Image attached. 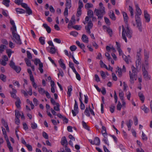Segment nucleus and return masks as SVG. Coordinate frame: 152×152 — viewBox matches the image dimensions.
Instances as JSON below:
<instances>
[{"mask_svg":"<svg viewBox=\"0 0 152 152\" xmlns=\"http://www.w3.org/2000/svg\"><path fill=\"white\" fill-rule=\"evenodd\" d=\"M122 14L124 22L126 24L127 26L125 28L123 26H122V37L125 42H127V41L126 36V35L128 38H131L132 36V31L129 29L128 26L129 18L127 14L124 12H122Z\"/></svg>","mask_w":152,"mask_h":152,"instance_id":"nucleus-1","label":"nucleus"},{"mask_svg":"<svg viewBox=\"0 0 152 152\" xmlns=\"http://www.w3.org/2000/svg\"><path fill=\"white\" fill-rule=\"evenodd\" d=\"M99 9H95L94 13H96L98 19L101 20L102 18L104 15L105 14V8L103 7L102 2L99 4Z\"/></svg>","mask_w":152,"mask_h":152,"instance_id":"nucleus-2","label":"nucleus"},{"mask_svg":"<svg viewBox=\"0 0 152 152\" xmlns=\"http://www.w3.org/2000/svg\"><path fill=\"white\" fill-rule=\"evenodd\" d=\"M131 68L132 72L130 71L129 72L130 81L131 83H134V79L136 80L137 78V72L136 71L137 69L134 66H132Z\"/></svg>","mask_w":152,"mask_h":152,"instance_id":"nucleus-3","label":"nucleus"},{"mask_svg":"<svg viewBox=\"0 0 152 152\" xmlns=\"http://www.w3.org/2000/svg\"><path fill=\"white\" fill-rule=\"evenodd\" d=\"M93 26V24L91 21H89L88 23V25L87 26H86L85 27V29L87 33L90 34L91 38L93 39H95L94 36V34H91V31L90 29H91Z\"/></svg>","mask_w":152,"mask_h":152,"instance_id":"nucleus-4","label":"nucleus"},{"mask_svg":"<svg viewBox=\"0 0 152 152\" xmlns=\"http://www.w3.org/2000/svg\"><path fill=\"white\" fill-rule=\"evenodd\" d=\"M135 18L137 26L138 28L139 31L141 32L142 31V23L140 16H139L137 15H135Z\"/></svg>","mask_w":152,"mask_h":152,"instance_id":"nucleus-5","label":"nucleus"},{"mask_svg":"<svg viewBox=\"0 0 152 152\" xmlns=\"http://www.w3.org/2000/svg\"><path fill=\"white\" fill-rule=\"evenodd\" d=\"M48 51L51 54L56 53L57 51V49L56 48L55 46L48 47L47 48Z\"/></svg>","mask_w":152,"mask_h":152,"instance_id":"nucleus-6","label":"nucleus"},{"mask_svg":"<svg viewBox=\"0 0 152 152\" xmlns=\"http://www.w3.org/2000/svg\"><path fill=\"white\" fill-rule=\"evenodd\" d=\"M13 37L15 38L16 40L15 41L19 45H21L22 44L21 40L20 38V36L16 34V33H15L12 34Z\"/></svg>","mask_w":152,"mask_h":152,"instance_id":"nucleus-7","label":"nucleus"},{"mask_svg":"<svg viewBox=\"0 0 152 152\" xmlns=\"http://www.w3.org/2000/svg\"><path fill=\"white\" fill-rule=\"evenodd\" d=\"M13 37L15 38L16 40L15 41L19 45H21L22 44L21 40L20 38V36L16 34V33H15L12 34Z\"/></svg>","mask_w":152,"mask_h":152,"instance_id":"nucleus-8","label":"nucleus"},{"mask_svg":"<svg viewBox=\"0 0 152 152\" xmlns=\"http://www.w3.org/2000/svg\"><path fill=\"white\" fill-rule=\"evenodd\" d=\"M13 98H15L16 99V101L15 102V104L16 107L19 109H20L21 108L20 104H21V101L20 98L18 97H15V96H12Z\"/></svg>","mask_w":152,"mask_h":152,"instance_id":"nucleus-9","label":"nucleus"},{"mask_svg":"<svg viewBox=\"0 0 152 152\" xmlns=\"http://www.w3.org/2000/svg\"><path fill=\"white\" fill-rule=\"evenodd\" d=\"M144 15L145 21L148 23L149 22L150 20V17L146 10H144Z\"/></svg>","mask_w":152,"mask_h":152,"instance_id":"nucleus-10","label":"nucleus"},{"mask_svg":"<svg viewBox=\"0 0 152 152\" xmlns=\"http://www.w3.org/2000/svg\"><path fill=\"white\" fill-rule=\"evenodd\" d=\"M38 91L40 94H45V95H50L49 93L47 91H45L44 88L41 87H39L38 88Z\"/></svg>","mask_w":152,"mask_h":152,"instance_id":"nucleus-11","label":"nucleus"},{"mask_svg":"<svg viewBox=\"0 0 152 152\" xmlns=\"http://www.w3.org/2000/svg\"><path fill=\"white\" fill-rule=\"evenodd\" d=\"M25 61L27 66H30L32 70L34 71L35 70L34 66V65H31V61L27 58L25 59Z\"/></svg>","mask_w":152,"mask_h":152,"instance_id":"nucleus-12","label":"nucleus"},{"mask_svg":"<svg viewBox=\"0 0 152 152\" xmlns=\"http://www.w3.org/2000/svg\"><path fill=\"white\" fill-rule=\"evenodd\" d=\"M144 56L145 61L148 62L149 57V52L146 50L144 51Z\"/></svg>","mask_w":152,"mask_h":152,"instance_id":"nucleus-13","label":"nucleus"},{"mask_svg":"<svg viewBox=\"0 0 152 152\" xmlns=\"http://www.w3.org/2000/svg\"><path fill=\"white\" fill-rule=\"evenodd\" d=\"M135 7L137 12L135 15L140 16L141 15L142 12L141 10L140 9L137 4H135Z\"/></svg>","mask_w":152,"mask_h":152,"instance_id":"nucleus-14","label":"nucleus"},{"mask_svg":"<svg viewBox=\"0 0 152 152\" xmlns=\"http://www.w3.org/2000/svg\"><path fill=\"white\" fill-rule=\"evenodd\" d=\"M143 69V70H142V75L144 78L146 80L149 79L150 77L148 75V71L146 70H144V69Z\"/></svg>","mask_w":152,"mask_h":152,"instance_id":"nucleus-15","label":"nucleus"},{"mask_svg":"<svg viewBox=\"0 0 152 152\" xmlns=\"http://www.w3.org/2000/svg\"><path fill=\"white\" fill-rule=\"evenodd\" d=\"M133 122L132 120L129 119L128 121H127L126 122V124L127 125L128 130L129 131L131 128V126Z\"/></svg>","mask_w":152,"mask_h":152,"instance_id":"nucleus-16","label":"nucleus"},{"mask_svg":"<svg viewBox=\"0 0 152 152\" xmlns=\"http://www.w3.org/2000/svg\"><path fill=\"white\" fill-rule=\"evenodd\" d=\"M149 68V63L148 62V61H145V64L142 65V70H143L144 69V70H147Z\"/></svg>","mask_w":152,"mask_h":152,"instance_id":"nucleus-17","label":"nucleus"},{"mask_svg":"<svg viewBox=\"0 0 152 152\" xmlns=\"http://www.w3.org/2000/svg\"><path fill=\"white\" fill-rule=\"evenodd\" d=\"M61 142L63 145L64 146V145H68V142L65 137H63L62 138Z\"/></svg>","mask_w":152,"mask_h":152,"instance_id":"nucleus-18","label":"nucleus"},{"mask_svg":"<svg viewBox=\"0 0 152 152\" xmlns=\"http://www.w3.org/2000/svg\"><path fill=\"white\" fill-rule=\"evenodd\" d=\"M82 40L84 42L88 43V37L85 34H83L82 37Z\"/></svg>","mask_w":152,"mask_h":152,"instance_id":"nucleus-19","label":"nucleus"},{"mask_svg":"<svg viewBox=\"0 0 152 152\" xmlns=\"http://www.w3.org/2000/svg\"><path fill=\"white\" fill-rule=\"evenodd\" d=\"M104 138L102 140L104 142V143L109 145V143L108 142V140L107 138V134H105V133H103L102 134Z\"/></svg>","mask_w":152,"mask_h":152,"instance_id":"nucleus-20","label":"nucleus"},{"mask_svg":"<svg viewBox=\"0 0 152 152\" xmlns=\"http://www.w3.org/2000/svg\"><path fill=\"white\" fill-rule=\"evenodd\" d=\"M94 144L96 145H99L100 144V140L97 137L94 138Z\"/></svg>","mask_w":152,"mask_h":152,"instance_id":"nucleus-21","label":"nucleus"},{"mask_svg":"<svg viewBox=\"0 0 152 152\" xmlns=\"http://www.w3.org/2000/svg\"><path fill=\"white\" fill-rule=\"evenodd\" d=\"M66 8L70 9L71 7V0H66Z\"/></svg>","mask_w":152,"mask_h":152,"instance_id":"nucleus-22","label":"nucleus"},{"mask_svg":"<svg viewBox=\"0 0 152 152\" xmlns=\"http://www.w3.org/2000/svg\"><path fill=\"white\" fill-rule=\"evenodd\" d=\"M76 43L82 49H84L85 47V46L83 44L80 43L78 41H77L76 42Z\"/></svg>","mask_w":152,"mask_h":152,"instance_id":"nucleus-23","label":"nucleus"},{"mask_svg":"<svg viewBox=\"0 0 152 152\" xmlns=\"http://www.w3.org/2000/svg\"><path fill=\"white\" fill-rule=\"evenodd\" d=\"M50 83V86H51V91L52 92L54 93L55 92L54 88L55 83L53 80H51Z\"/></svg>","mask_w":152,"mask_h":152,"instance_id":"nucleus-24","label":"nucleus"},{"mask_svg":"<svg viewBox=\"0 0 152 152\" xmlns=\"http://www.w3.org/2000/svg\"><path fill=\"white\" fill-rule=\"evenodd\" d=\"M43 26L45 28L48 33H50L51 32V28H50L48 26L47 24L46 23H44L43 24Z\"/></svg>","mask_w":152,"mask_h":152,"instance_id":"nucleus-25","label":"nucleus"},{"mask_svg":"<svg viewBox=\"0 0 152 152\" xmlns=\"http://www.w3.org/2000/svg\"><path fill=\"white\" fill-rule=\"evenodd\" d=\"M7 140V146L8 147L10 151V152H12L13 148L11 146V144L10 143L9 140Z\"/></svg>","mask_w":152,"mask_h":152,"instance_id":"nucleus-26","label":"nucleus"},{"mask_svg":"<svg viewBox=\"0 0 152 152\" xmlns=\"http://www.w3.org/2000/svg\"><path fill=\"white\" fill-rule=\"evenodd\" d=\"M58 62L61 67H62L63 69H66V66L65 64L63 62V60L61 59H60Z\"/></svg>","mask_w":152,"mask_h":152,"instance_id":"nucleus-27","label":"nucleus"},{"mask_svg":"<svg viewBox=\"0 0 152 152\" xmlns=\"http://www.w3.org/2000/svg\"><path fill=\"white\" fill-rule=\"evenodd\" d=\"M16 11L18 14H22L25 13V11L21 9L17 8L15 9Z\"/></svg>","mask_w":152,"mask_h":152,"instance_id":"nucleus-28","label":"nucleus"},{"mask_svg":"<svg viewBox=\"0 0 152 152\" xmlns=\"http://www.w3.org/2000/svg\"><path fill=\"white\" fill-rule=\"evenodd\" d=\"M136 68H138L139 66L141 64V58L136 59Z\"/></svg>","mask_w":152,"mask_h":152,"instance_id":"nucleus-29","label":"nucleus"},{"mask_svg":"<svg viewBox=\"0 0 152 152\" xmlns=\"http://www.w3.org/2000/svg\"><path fill=\"white\" fill-rule=\"evenodd\" d=\"M89 111V107H86L84 113L88 117H90V116Z\"/></svg>","mask_w":152,"mask_h":152,"instance_id":"nucleus-30","label":"nucleus"},{"mask_svg":"<svg viewBox=\"0 0 152 152\" xmlns=\"http://www.w3.org/2000/svg\"><path fill=\"white\" fill-rule=\"evenodd\" d=\"M6 53L9 58H10L12 53H14V51L11 50L10 49H8L6 50Z\"/></svg>","mask_w":152,"mask_h":152,"instance_id":"nucleus-31","label":"nucleus"},{"mask_svg":"<svg viewBox=\"0 0 152 152\" xmlns=\"http://www.w3.org/2000/svg\"><path fill=\"white\" fill-rule=\"evenodd\" d=\"M6 48V46L4 45H0V54L2 53L4 51V50Z\"/></svg>","mask_w":152,"mask_h":152,"instance_id":"nucleus-32","label":"nucleus"},{"mask_svg":"<svg viewBox=\"0 0 152 152\" xmlns=\"http://www.w3.org/2000/svg\"><path fill=\"white\" fill-rule=\"evenodd\" d=\"M129 10L130 13V15L132 18H133L134 12L131 6H129Z\"/></svg>","mask_w":152,"mask_h":152,"instance_id":"nucleus-33","label":"nucleus"},{"mask_svg":"<svg viewBox=\"0 0 152 152\" xmlns=\"http://www.w3.org/2000/svg\"><path fill=\"white\" fill-rule=\"evenodd\" d=\"M141 109L143 110L145 113H147L149 111V109L145 107V105L142 106Z\"/></svg>","mask_w":152,"mask_h":152,"instance_id":"nucleus-34","label":"nucleus"},{"mask_svg":"<svg viewBox=\"0 0 152 152\" xmlns=\"http://www.w3.org/2000/svg\"><path fill=\"white\" fill-rule=\"evenodd\" d=\"M1 122H2V123L3 124L4 126L5 127L7 131V132H9V130L8 126L7 124L6 123H5L4 120L3 119L2 120Z\"/></svg>","mask_w":152,"mask_h":152,"instance_id":"nucleus-35","label":"nucleus"},{"mask_svg":"<svg viewBox=\"0 0 152 152\" xmlns=\"http://www.w3.org/2000/svg\"><path fill=\"white\" fill-rule=\"evenodd\" d=\"M43 67V64L42 63H41L39 64V68H38L39 70L40 71L41 73H42L43 72V70L42 69Z\"/></svg>","mask_w":152,"mask_h":152,"instance_id":"nucleus-36","label":"nucleus"},{"mask_svg":"<svg viewBox=\"0 0 152 152\" xmlns=\"http://www.w3.org/2000/svg\"><path fill=\"white\" fill-rule=\"evenodd\" d=\"M0 79L4 82L6 81V76L3 74H1L0 75Z\"/></svg>","mask_w":152,"mask_h":152,"instance_id":"nucleus-37","label":"nucleus"},{"mask_svg":"<svg viewBox=\"0 0 152 152\" xmlns=\"http://www.w3.org/2000/svg\"><path fill=\"white\" fill-rule=\"evenodd\" d=\"M87 15L90 18L93 16V12L91 10H89L87 12Z\"/></svg>","mask_w":152,"mask_h":152,"instance_id":"nucleus-38","label":"nucleus"},{"mask_svg":"<svg viewBox=\"0 0 152 152\" xmlns=\"http://www.w3.org/2000/svg\"><path fill=\"white\" fill-rule=\"evenodd\" d=\"M10 0H3V4L7 7L9 6Z\"/></svg>","mask_w":152,"mask_h":152,"instance_id":"nucleus-39","label":"nucleus"},{"mask_svg":"<svg viewBox=\"0 0 152 152\" xmlns=\"http://www.w3.org/2000/svg\"><path fill=\"white\" fill-rule=\"evenodd\" d=\"M82 125L84 128L85 129H86L89 130V128L88 126L86 124V122H85L84 121H82Z\"/></svg>","mask_w":152,"mask_h":152,"instance_id":"nucleus-40","label":"nucleus"},{"mask_svg":"<svg viewBox=\"0 0 152 152\" xmlns=\"http://www.w3.org/2000/svg\"><path fill=\"white\" fill-rule=\"evenodd\" d=\"M100 64L102 67H104L106 69H108V67L104 64L103 63L102 60H100Z\"/></svg>","mask_w":152,"mask_h":152,"instance_id":"nucleus-41","label":"nucleus"},{"mask_svg":"<svg viewBox=\"0 0 152 152\" xmlns=\"http://www.w3.org/2000/svg\"><path fill=\"white\" fill-rule=\"evenodd\" d=\"M11 30L12 32V34L16 33L17 31V29L15 25L12 26L11 28Z\"/></svg>","mask_w":152,"mask_h":152,"instance_id":"nucleus-42","label":"nucleus"},{"mask_svg":"<svg viewBox=\"0 0 152 152\" xmlns=\"http://www.w3.org/2000/svg\"><path fill=\"white\" fill-rule=\"evenodd\" d=\"M39 41L42 45H43L45 44V40L44 37H40L39 39Z\"/></svg>","mask_w":152,"mask_h":152,"instance_id":"nucleus-43","label":"nucleus"},{"mask_svg":"<svg viewBox=\"0 0 152 152\" xmlns=\"http://www.w3.org/2000/svg\"><path fill=\"white\" fill-rule=\"evenodd\" d=\"M122 107V105L121 104L120 102L119 101H118V104L116 106L117 110L119 111L120 110Z\"/></svg>","mask_w":152,"mask_h":152,"instance_id":"nucleus-44","label":"nucleus"},{"mask_svg":"<svg viewBox=\"0 0 152 152\" xmlns=\"http://www.w3.org/2000/svg\"><path fill=\"white\" fill-rule=\"evenodd\" d=\"M26 13H27L29 15H30L32 14V11L29 7L26 8Z\"/></svg>","mask_w":152,"mask_h":152,"instance_id":"nucleus-45","label":"nucleus"},{"mask_svg":"<svg viewBox=\"0 0 152 152\" xmlns=\"http://www.w3.org/2000/svg\"><path fill=\"white\" fill-rule=\"evenodd\" d=\"M72 91V87L71 86H69L68 87V91L67 92L68 95H70L71 92Z\"/></svg>","mask_w":152,"mask_h":152,"instance_id":"nucleus-46","label":"nucleus"},{"mask_svg":"<svg viewBox=\"0 0 152 152\" xmlns=\"http://www.w3.org/2000/svg\"><path fill=\"white\" fill-rule=\"evenodd\" d=\"M71 19H72V21H71L69 23V24H68V27H69V26H71L72 25H73V22H74L75 21V17L74 16L72 17Z\"/></svg>","mask_w":152,"mask_h":152,"instance_id":"nucleus-47","label":"nucleus"},{"mask_svg":"<svg viewBox=\"0 0 152 152\" xmlns=\"http://www.w3.org/2000/svg\"><path fill=\"white\" fill-rule=\"evenodd\" d=\"M78 5L79 6L78 9L81 10L82 8L83 7V2L80 1V0H79Z\"/></svg>","mask_w":152,"mask_h":152,"instance_id":"nucleus-48","label":"nucleus"},{"mask_svg":"<svg viewBox=\"0 0 152 152\" xmlns=\"http://www.w3.org/2000/svg\"><path fill=\"white\" fill-rule=\"evenodd\" d=\"M13 69L17 73L19 72L21 70L20 67L19 66H15Z\"/></svg>","mask_w":152,"mask_h":152,"instance_id":"nucleus-49","label":"nucleus"},{"mask_svg":"<svg viewBox=\"0 0 152 152\" xmlns=\"http://www.w3.org/2000/svg\"><path fill=\"white\" fill-rule=\"evenodd\" d=\"M110 18L113 20H115L116 19V18L115 16V15L114 13L113 12L112 13L110 12Z\"/></svg>","mask_w":152,"mask_h":152,"instance_id":"nucleus-50","label":"nucleus"},{"mask_svg":"<svg viewBox=\"0 0 152 152\" xmlns=\"http://www.w3.org/2000/svg\"><path fill=\"white\" fill-rule=\"evenodd\" d=\"M31 126L32 128L33 129H36L37 127V124L34 122L32 123H31Z\"/></svg>","mask_w":152,"mask_h":152,"instance_id":"nucleus-51","label":"nucleus"},{"mask_svg":"<svg viewBox=\"0 0 152 152\" xmlns=\"http://www.w3.org/2000/svg\"><path fill=\"white\" fill-rule=\"evenodd\" d=\"M115 108V106L113 104L111 105L110 107V110L111 113H113L114 112Z\"/></svg>","mask_w":152,"mask_h":152,"instance_id":"nucleus-52","label":"nucleus"},{"mask_svg":"<svg viewBox=\"0 0 152 152\" xmlns=\"http://www.w3.org/2000/svg\"><path fill=\"white\" fill-rule=\"evenodd\" d=\"M122 57L124 61H125L126 63L128 64L129 63V61L127 56L124 55H123Z\"/></svg>","mask_w":152,"mask_h":152,"instance_id":"nucleus-53","label":"nucleus"},{"mask_svg":"<svg viewBox=\"0 0 152 152\" xmlns=\"http://www.w3.org/2000/svg\"><path fill=\"white\" fill-rule=\"evenodd\" d=\"M56 106H55L54 107V110L56 111H59L60 110L59 109V105L58 103H56Z\"/></svg>","mask_w":152,"mask_h":152,"instance_id":"nucleus-54","label":"nucleus"},{"mask_svg":"<svg viewBox=\"0 0 152 152\" xmlns=\"http://www.w3.org/2000/svg\"><path fill=\"white\" fill-rule=\"evenodd\" d=\"M118 76L119 77H121L122 75V73L121 69L118 67Z\"/></svg>","mask_w":152,"mask_h":152,"instance_id":"nucleus-55","label":"nucleus"},{"mask_svg":"<svg viewBox=\"0 0 152 152\" xmlns=\"http://www.w3.org/2000/svg\"><path fill=\"white\" fill-rule=\"evenodd\" d=\"M75 103L74 107V110H78V107L77 102L75 99Z\"/></svg>","mask_w":152,"mask_h":152,"instance_id":"nucleus-56","label":"nucleus"},{"mask_svg":"<svg viewBox=\"0 0 152 152\" xmlns=\"http://www.w3.org/2000/svg\"><path fill=\"white\" fill-rule=\"evenodd\" d=\"M142 138L144 140H147L148 139L147 137L143 132H142Z\"/></svg>","mask_w":152,"mask_h":152,"instance_id":"nucleus-57","label":"nucleus"},{"mask_svg":"<svg viewBox=\"0 0 152 152\" xmlns=\"http://www.w3.org/2000/svg\"><path fill=\"white\" fill-rule=\"evenodd\" d=\"M23 0H15V3L18 5H20L23 2Z\"/></svg>","mask_w":152,"mask_h":152,"instance_id":"nucleus-58","label":"nucleus"},{"mask_svg":"<svg viewBox=\"0 0 152 152\" xmlns=\"http://www.w3.org/2000/svg\"><path fill=\"white\" fill-rule=\"evenodd\" d=\"M93 5L91 4H90L89 3H87L86 4L85 6V7L86 8H91L93 7Z\"/></svg>","mask_w":152,"mask_h":152,"instance_id":"nucleus-59","label":"nucleus"},{"mask_svg":"<svg viewBox=\"0 0 152 152\" xmlns=\"http://www.w3.org/2000/svg\"><path fill=\"white\" fill-rule=\"evenodd\" d=\"M16 93V90L14 88H12V91L10 92L11 95H15Z\"/></svg>","mask_w":152,"mask_h":152,"instance_id":"nucleus-60","label":"nucleus"},{"mask_svg":"<svg viewBox=\"0 0 152 152\" xmlns=\"http://www.w3.org/2000/svg\"><path fill=\"white\" fill-rule=\"evenodd\" d=\"M70 34L75 37H76L78 33L76 31H73L71 32L70 33Z\"/></svg>","mask_w":152,"mask_h":152,"instance_id":"nucleus-61","label":"nucleus"},{"mask_svg":"<svg viewBox=\"0 0 152 152\" xmlns=\"http://www.w3.org/2000/svg\"><path fill=\"white\" fill-rule=\"evenodd\" d=\"M10 67L12 68V69H13L16 66L15 65V64L14 62H13L12 60L10 62Z\"/></svg>","mask_w":152,"mask_h":152,"instance_id":"nucleus-62","label":"nucleus"},{"mask_svg":"<svg viewBox=\"0 0 152 152\" xmlns=\"http://www.w3.org/2000/svg\"><path fill=\"white\" fill-rule=\"evenodd\" d=\"M107 31L110 37L112 35V31L111 29L109 28H108L107 29Z\"/></svg>","mask_w":152,"mask_h":152,"instance_id":"nucleus-63","label":"nucleus"},{"mask_svg":"<svg viewBox=\"0 0 152 152\" xmlns=\"http://www.w3.org/2000/svg\"><path fill=\"white\" fill-rule=\"evenodd\" d=\"M77 47L74 45H72L70 47V49L72 51H75L77 49Z\"/></svg>","mask_w":152,"mask_h":152,"instance_id":"nucleus-64","label":"nucleus"}]
</instances>
